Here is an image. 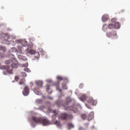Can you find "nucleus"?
I'll use <instances>...</instances> for the list:
<instances>
[{"label":"nucleus","instance_id":"1","mask_svg":"<svg viewBox=\"0 0 130 130\" xmlns=\"http://www.w3.org/2000/svg\"><path fill=\"white\" fill-rule=\"evenodd\" d=\"M31 119L36 123H41L43 125H49L51 124V122L45 117H36L32 116Z\"/></svg>","mask_w":130,"mask_h":130},{"label":"nucleus","instance_id":"2","mask_svg":"<svg viewBox=\"0 0 130 130\" xmlns=\"http://www.w3.org/2000/svg\"><path fill=\"white\" fill-rule=\"evenodd\" d=\"M62 106L65 108V110H71L75 113H78L79 109H82V107L80 106V105L69 107V103L68 102L63 104Z\"/></svg>","mask_w":130,"mask_h":130},{"label":"nucleus","instance_id":"3","mask_svg":"<svg viewBox=\"0 0 130 130\" xmlns=\"http://www.w3.org/2000/svg\"><path fill=\"white\" fill-rule=\"evenodd\" d=\"M5 63L6 64H11V68H13V69H17L19 67V62H18V61L16 59L6 60Z\"/></svg>","mask_w":130,"mask_h":130},{"label":"nucleus","instance_id":"4","mask_svg":"<svg viewBox=\"0 0 130 130\" xmlns=\"http://www.w3.org/2000/svg\"><path fill=\"white\" fill-rule=\"evenodd\" d=\"M57 80H58V81L57 83H55L54 84V86H55L56 90L57 91H59V92H62L61 89H59V85L60 84V81H63V77L61 76H57Z\"/></svg>","mask_w":130,"mask_h":130},{"label":"nucleus","instance_id":"5","mask_svg":"<svg viewBox=\"0 0 130 130\" xmlns=\"http://www.w3.org/2000/svg\"><path fill=\"white\" fill-rule=\"evenodd\" d=\"M116 35H117L116 31L114 30L107 32L106 34V36H107L109 38H112V39H114V37H116V38H117V37L116 36Z\"/></svg>","mask_w":130,"mask_h":130},{"label":"nucleus","instance_id":"6","mask_svg":"<svg viewBox=\"0 0 130 130\" xmlns=\"http://www.w3.org/2000/svg\"><path fill=\"white\" fill-rule=\"evenodd\" d=\"M0 70H7L9 74H13V69H11V67L9 66H2L0 67Z\"/></svg>","mask_w":130,"mask_h":130},{"label":"nucleus","instance_id":"7","mask_svg":"<svg viewBox=\"0 0 130 130\" xmlns=\"http://www.w3.org/2000/svg\"><path fill=\"white\" fill-rule=\"evenodd\" d=\"M112 23H114V26L115 29H119L120 28V25L119 24V23L118 22H116V19L113 18L111 20Z\"/></svg>","mask_w":130,"mask_h":130},{"label":"nucleus","instance_id":"8","mask_svg":"<svg viewBox=\"0 0 130 130\" xmlns=\"http://www.w3.org/2000/svg\"><path fill=\"white\" fill-rule=\"evenodd\" d=\"M87 102L88 104H90V105L95 106L96 104H97V101L93 100L92 98L89 99Z\"/></svg>","mask_w":130,"mask_h":130},{"label":"nucleus","instance_id":"9","mask_svg":"<svg viewBox=\"0 0 130 130\" xmlns=\"http://www.w3.org/2000/svg\"><path fill=\"white\" fill-rule=\"evenodd\" d=\"M22 94H23L24 96H28L29 95V87L26 86L24 87Z\"/></svg>","mask_w":130,"mask_h":130},{"label":"nucleus","instance_id":"10","mask_svg":"<svg viewBox=\"0 0 130 130\" xmlns=\"http://www.w3.org/2000/svg\"><path fill=\"white\" fill-rule=\"evenodd\" d=\"M59 118L62 119V120H66L68 119V114L67 113H62L59 115Z\"/></svg>","mask_w":130,"mask_h":130},{"label":"nucleus","instance_id":"11","mask_svg":"<svg viewBox=\"0 0 130 130\" xmlns=\"http://www.w3.org/2000/svg\"><path fill=\"white\" fill-rule=\"evenodd\" d=\"M17 43H21L22 46H27V41L22 40H18L16 41Z\"/></svg>","mask_w":130,"mask_h":130},{"label":"nucleus","instance_id":"12","mask_svg":"<svg viewBox=\"0 0 130 130\" xmlns=\"http://www.w3.org/2000/svg\"><path fill=\"white\" fill-rule=\"evenodd\" d=\"M94 118V112H91L88 116L87 119L89 121L92 120Z\"/></svg>","mask_w":130,"mask_h":130},{"label":"nucleus","instance_id":"13","mask_svg":"<svg viewBox=\"0 0 130 130\" xmlns=\"http://www.w3.org/2000/svg\"><path fill=\"white\" fill-rule=\"evenodd\" d=\"M34 91L37 95H41V91L39 90V88L36 87L34 89Z\"/></svg>","mask_w":130,"mask_h":130},{"label":"nucleus","instance_id":"14","mask_svg":"<svg viewBox=\"0 0 130 130\" xmlns=\"http://www.w3.org/2000/svg\"><path fill=\"white\" fill-rule=\"evenodd\" d=\"M108 18H109V16L107 14H105L103 16L102 20L103 22H106L107 20H108Z\"/></svg>","mask_w":130,"mask_h":130},{"label":"nucleus","instance_id":"15","mask_svg":"<svg viewBox=\"0 0 130 130\" xmlns=\"http://www.w3.org/2000/svg\"><path fill=\"white\" fill-rule=\"evenodd\" d=\"M63 103V102L62 101L58 100L56 102L55 104L57 107H60Z\"/></svg>","mask_w":130,"mask_h":130},{"label":"nucleus","instance_id":"16","mask_svg":"<svg viewBox=\"0 0 130 130\" xmlns=\"http://www.w3.org/2000/svg\"><path fill=\"white\" fill-rule=\"evenodd\" d=\"M36 84L37 85V86H38V87L41 88L43 85V82H42L41 81H36Z\"/></svg>","mask_w":130,"mask_h":130},{"label":"nucleus","instance_id":"17","mask_svg":"<svg viewBox=\"0 0 130 130\" xmlns=\"http://www.w3.org/2000/svg\"><path fill=\"white\" fill-rule=\"evenodd\" d=\"M86 99V95L85 94H82L80 97V100L81 101H85Z\"/></svg>","mask_w":130,"mask_h":130},{"label":"nucleus","instance_id":"18","mask_svg":"<svg viewBox=\"0 0 130 130\" xmlns=\"http://www.w3.org/2000/svg\"><path fill=\"white\" fill-rule=\"evenodd\" d=\"M35 55V57L36 58H39L40 57V54H39V52H35V54H34Z\"/></svg>","mask_w":130,"mask_h":130},{"label":"nucleus","instance_id":"19","mask_svg":"<svg viewBox=\"0 0 130 130\" xmlns=\"http://www.w3.org/2000/svg\"><path fill=\"white\" fill-rule=\"evenodd\" d=\"M18 58H19L20 59H22V60H27V57H25V56H22L21 55H19L18 56Z\"/></svg>","mask_w":130,"mask_h":130},{"label":"nucleus","instance_id":"20","mask_svg":"<svg viewBox=\"0 0 130 130\" xmlns=\"http://www.w3.org/2000/svg\"><path fill=\"white\" fill-rule=\"evenodd\" d=\"M53 113H54V115L52 116V118H54L55 117H56L57 115V112H56V110H54L52 111Z\"/></svg>","mask_w":130,"mask_h":130},{"label":"nucleus","instance_id":"21","mask_svg":"<svg viewBox=\"0 0 130 130\" xmlns=\"http://www.w3.org/2000/svg\"><path fill=\"white\" fill-rule=\"evenodd\" d=\"M62 88L64 90H67L68 89V86H67V84H66V83L62 84Z\"/></svg>","mask_w":130,"mask_h":130},{"label":"nucleus","instance_id":"22","mask_svg":"<svg viewBox=\"0 0 130 130\" xmlns=\"http://www.w3.org/2000/svg\"><path fill=\"white\" fill-rule=\"evenodd\" d=\"M73 118H74V116H73V115L67 114V119H73Z\"/></svg>","mask_w":130,"mask_h":130},{"label":"nucleus","instance_id":"23","mask_svg":"<svg viewBox=\"0 0 130 130\" xmlns=\"http://www.w3.org/2000/svg\"><path fill=\"white\" fill-rule=\"evenodd\" d=\"M108 27L109 28V29H113V28H114V24L113 25V24L111 23L109 24Z\"/></svg>","mask_w":130,"mask_h":130},{"label":"nucleus","instance_id":"24","mask_svg":"<svg viewBox=\"0 0 130 130\" xmlns=\"http://www.w3.org/2000/svg\"><path fill=\"white\" fill-rule=\"evenodd\" d=\"M25 83V78H22L19 82L20 85H23Z\"/></svg>","mask_w":130,"mask_h":130},{"label":"nucleus","instance_id":"25","mask_svg":"<svg viewBox=\"0 0 130 130\" xmlns=\"http://www.w3.org/2000/svg\"><path fill=\"white\" fill-rule=\"evenodd\" d=\"M55 124L57 125V126H58L59 127H61V124H60V122L58 121H56Z\"/></svg>","mask_w":130,"mask_h":130},{"label":"nucleus","instance_id":"26","mask_svg":"<svg viewBox=\"0 0 130 130\" xmlns=\"http://www.w3.org/2000/svg\"><path fill=\"white\" fill-rule=\"evenodd\" d=\"M35 51L32 49H30L28 52V53H29L30 54L33 55L35 53Z\"/></svg>","mask_w":130,"mask_h":130},{"label":"nucleus","instance_id":"27","mask_svg":"<svg viewBox=\"0 0 130 130\" xmlns=\"http://www.w3.org/2000/svg\"><path fill=\"white\" fill-rule=\"evenodd\" d=\"M68 126L69 128V129H71V128L74 127V124H72L71 123H69L68 124Z\"/></svg>","mask_w":130,"mask_h":130},{"label":"nucleus","instance_id":"28","mask_svg":"<svg viewBox=\"0 0 130 130\" xmlns=\"http://www.w3.org/2000/svg\"><path fill=\"white\" fill-rule=\"evenodd\" d=\"M107 28H108V25L107 24H104L103 26V30L105 31V30H107Z\"/></svg>","mask_w":130,"mask_h":130},{"label":"nucleus","instance_id":"29","mask_svg":"<svg viewBox=\"0 0 130 130\" xmlns=\"http://www.w3.org/2000/svg\"><path fill=\"white\" fill-rule=\"evenodd\" d=\"M0 50H2V51L5 52V51H6V48L1 46H0Z\"/></svg>","mask_w":130,"mask_h":130},{"label":"nucleus","instance_id":"30","mask_svg":"<svg viewBox=\"0 0 130 130\" xmlns=\"http://www.w3.org/2000/svg\"><path fill=\"white\" fill-rule=\"evenodd\" d=\"M81 117L83 119H86V118L87 117V115H86V114H82L81 115Z\"/></svg>","mask_w":130,"mask_h":130},{"label":"nucleus","instance_id":"31","mask_svg":"<svg viewBox=\"0 0 130 130\" xmlns=\"http://www.w3.org/2000/svg\"><path fill=\"white\" fill-rule=\"evenodd\" d=\"M84 127H86V128H88L89 126V123H85L84 124Z\"/></svg>","mask_w":130,"mask_h":130},{"label":"nucleus","instance_id":"32","mask_svg":"<svg viewBox=\"0 0 130 130\" xmlns=\"http://www.w3.org/2000/svg\"><path fill=\"white\" fill-rule=\"evenodd\" d=\"M21 76L22 77H27V74L25 72H22L21 73Z\"/></svg>","mask_w":130,"mask_h":130},{"label":"nucleus","instance_id":"33","mask_svg":"<svg viewBox=\"0 0 130 130\" xmlns=\"http://www.w3.org/2000/svg\"><path fill=\"white\" fill-rule=\"evenodd\" d=\"M49 87H50V86L48 84H47L46 85V91L48 92V90H49Z\"/></svg>","mask_w":130,"mask_h":130},{"label":"nucleus","instance_id":"34","mask_svg":"<svg viewBox=\"0 0 130 130\" xmlns=\"http://www.w3.org/2000/svg\"><path fill=\"white\" fill-rule=\"evenodd\" d=\"M24 72H26L27 73H29L30 70L28 68H25L24 69Z\"/></svg>","mask_w":130,"mask_h":130},{"label":"nucleus","instance_id":"35","mask_svg":"<svg viewBox=\"0 0 130 130\" xmlns=\"http://www.w3.org/2000/svg\"><path fill=\"white\" fill-rule=\"evenodd\" d=\"M19 77H18V76H15V79L16 80V81H19Z\"/></svg>","mask_w":130,"mask_h":130},{"label":"nucleus","instance_id":"36","mask_svg":"<svg viewBox=\"0 0 130 130\" xmlns=\"http://www.w3.org/2000/svg\"><path fill=\"white\" fill-rule=\"evenodd\" d=\"M79 130H85V129L84 128H83V127H80L79 128Z\"/></svg>","mask_w":130,"mask_h":130},{"label":"nucleus","instance_id":"37","mask_svg":"<svg viewBox=\"0 0 130 130\" xmlns=\"http://www.w3.org/2000/svg\"><path fill=\"white\" fill-rule=\"evenodd\" d=\"M23 67H28V62L23 65Z\"/></svg>","mask_w":130,"mask_h":130},{"label":"nucleus","instance_id":"38","mask_svg":"<svg viewBox=\"0 0 130 130\" xmlns=\"http://www.w3.org/2000/svg\"><path fill=\"white\" fill-rule=\"evenodd\" d=\"M86 107H87V108H88L89 109H91V108L90 107V106H88V105H87V104H86Z\"/></svg>","mask_w":130,"mask_h":130},{"label":"nucleus","instance_id":"39","mask_svg":"<svg viewBox=\"0 0 130 130\" xmlns=\"http://www.w3.org/2000/svg\"><path fill=\"white\" fill-rule=\"evenodd\" d=\"M29 50V49H26V51H28Z\"/></svg>","mask_w":130,"mask_h":130}]
</instances>
